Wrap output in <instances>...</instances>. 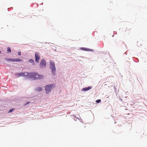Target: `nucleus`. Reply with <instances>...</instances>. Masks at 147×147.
<instances>
[{
    "mask_svg": "<svg viewBox=\"0 0 147 147\" xmlns=\"http://www.w3.org/2000/svg\"><path fill=\"white\" fill-rule=\"evenodd\" d=\"M28 74L27 77L34 80L41 79L43 78V75L38 74L37 72L28 73Z\"/></svg>",
    "mask_w": 147,
    "mask_h": 147,
    "instance_id": "obj_1",
    "label": "nucleus"
},
{
    "mask_svg": "<svg viewBox=\"0 0 147 147\" xmlns=\"http://www.w3.org/2000/svg\"><path fill=\"white\" fill-rule=\"evenodd\" d=\"M50 67L52 70V74L53 75H55L56 72V68L55 67V64L54 62L51 60L50 62Z\"/></svg>",
    "mask_w": 147,
    "mask_h": 147,
    "instance_id": "obj_2",
    "label": "nucleus"
},
{
    "mask_svg": "<svg viewBox=\"0 0 147 147\" xmlns=\"http://www.w3.org/2000/svg\"><path fill=\"white\" fill-rule=\"evenodd\" d=\"M55 86L54 84L48 85L46 86L45 87L46 93H49L51 91V89H53V87Z\"/></svg>",
    "mask_w": 147,
    "mask_h": 147,
    "instance_id": "obj_3",
    "label": "nucleus"
},
{
    "mask_svg": "<svg viewBox=\"0 0 147 147\" xmlns=\"http://www.w3.org/2000/svg\"><path fill=\"white\" fill-rule=\"evenodd\" d=\"M15 75L18 77H19L21 76L27 77L28 74V72H22L16 73L15 74Z\"/></svg>",
    "mask_w": 147,
    "mask_h": 147,
    "instance_id": "obj_4",
    "label": "nucleus"
},
{
    "mask_svg": "<svg viewBox=\"0 0 147 147\" xmlns=\"http://www.w3.org/2000/svg\"><path fill=\"white\" fill-rule=\"evenodd\" d=\"M46 63L44 59H42L40 64V66L41 68H44L45 67L46 65Z\"/></svg>",
    "mask_w": 147,
    "mask_h": 147,
    "instance_id": "obj_5",
    "label": "nucleus"
},
{
    "mask_svg": "<svg viewBox=\"0 0 147 147\" xmlns=\"http://www.w3.org/2000/svg\"><path fill=\"white\" fill-rule=\"evenodd\" d=\"M35 57L36 62L38 63L40 58V56L38 53H35Z\"/></svg>",
    "mask_w": 147,
    "mask_h": 147,
    "instance_id": "obj_6",
    "label": "nucleus"
},
{
    "mask_svg": "<svg viewBox=\"0 0 147 147\" xmlns=\"http://www.w3.org/2000/svg\"><path fill=\"white\" fill-rule=\"evenodd\" d=\"M92 88V87L89 86L88 87H86V88H83L82 89V90L83 91H88V90H90Z\"/></svg>",
    "mask_w": 147,
    "mask_h": 147,
    "instance_id": "obj_7",
    "label": "nucleus"
},
{
    "mask_svg": "<svg viewBox=\"0 0 147 147\" xmlns=\"http://www.w3.org/2000/svg\"><path fill=\"white\" fill-rule=\"evenodd\" d=\"M5 60L7 61L13 62V59L11 58H6Z\"/></svg>",
    "mask_w": 147,
    "mask_h": 147,
    "instance_id": "obj_8",
    "label": "nucleus"
},
{
    "mask_svg": "<svg viewBox=\"0 0 147 147\" xmlns=\"http://www.w3.org/2000/svg\"><path fill=\"white\" fill-rule=\"evenodd\" d=\"M22 59H13V62H19V61H22Z\"/></svg>",
    "mask_w": 147,
    "mask_h": 147,
    "instance_id": "obj_9",
    "label": "nucleus"
},
{
    "mask_svg": "<svg viewBox=\"0 0 147 147\" xmlns=\"http://www.w3.org/2000/svg\"><path fill=\"white\" fill-rule=\"evenodd\" d=\"M7 52L8 53H10L11 52V50L10 48L9 47H8L7 48Z\"/></svg>",
    "mask_w": 147,
    "mask_h": 147,
    "instance_id": "obj_10",
    "label": "nucleus"
},
{
    "mask_svg": "<svg viewBox=\"0 0 147 147\" xmlns=\"http://www.w3.org/2000/svg\"><path fill=\"white\" fill-rule=\"evenodd\" d=\"M29 61L30 63H32L33 65H34V61L32 59H30L29 60Z\"/></svg>",
    "mask_w": 147,
    "mask_h": 147,
    "instance_id": "obj_11",
    "label": "nucleus"
},
{
    "mask_svg": "<svg viewBox=\"0 0 147 147\" xmlns=\"http://www.w3.org/2000/svg\"><path fill=\"white\" fill-rule=\"evenodd\" d=\"M42 88L40 87H38L36 89V90L37 91H40L42 90Z\"/></svg>",
    "mask_w": 147,
    "mask_h": 147,
    "instance_id": "obj_12",
    "label": "nucleus"
},
{
    "mask_svg": "<svg viewBox=\"0 0 147 147\" xmlns=\"http://www.w3.org/2000/svg\"><path fill=\"white\" fill-rule=\"evenodd\" d=\"M101 100L100 99H98L96 100V102L98 103H100L101 102Z\"/></svg>",
    "mask_w": 147,
    "mask_h": 147,
    "instance_id": "obj_13",
    "label": "nucleus"
},
{
    "mask_svg": "<svg viewBox=\"0 0 147 147\" xmlns=\"http://www.w3.org/2000/svg\"><path fill=\"white\" fill-rule=\"evenodd\" d=\"M13 109H10L8 113H11L12 112L13 110Z\"/></svg>",
    "mask_w": 147,
    "mask_h": 147,
    "instance_id": "obj_14",
    "label": "nucleus"
},
{
    "mask_svg": "<svg viewBox=\"0 0 147 147\" xmlns=\"http://www.w3.org/2000/svg\"><path fill=\"white\" fill-rule=\"evenodd\" d=\"M82 49L83 50H84V51H88L89 50L88 49H87L86 48H82Z\"/></svg>",
    "mask_w": 147,
    "mask_h": 147,
    "instance_id": "obj_15",
    "label": "nucleus"
},
{
    "mask_svg": "<svg viewBox=\"0 0 147 147\" xmlns=\"http://www.w3.org/2000/svg\"><path fill=\"white\" fill-rule=\"evenodd\" d=\"M18 54L19 55H21V52L20 51H19L18 52Z\"/></svg>",
    "mask_w": 147,
    "mask_h": 147,
    "instance_id": "obj_16",
    "label": "nucleus"
},
{
    "mask_svg": "<svg viewBox=\"0 0 147 147\" xmlns=\"http://www.w3.org/2000/svg\"><path fill=\"white\" fill-rule=\"evenodd\" d=\"M29 102H27L26 103V105H27V104H29Z\"/></svg>",
    "mask_w": 147,
    "mask_h": 147,
    "instance_id": "obj_17",
    "label": "nucleus"
}]
</instances>
